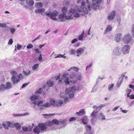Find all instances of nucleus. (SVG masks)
I'll return each instance as SVG.
<instances>
[{
    "label": "nucleus",
    "mask_w": 134,
    "mask_h": 134,
    "mask_svg": "<svg viewBox=\"0 0 134 134\" xmlns=\"http://www.w3.org/2000/svg\"><path fill=\"white\" fill-rule=\"evenodd\" d=\"M3 126L4 128L6 130H8V126L5 124H3Z\"/></svg>",
    "instance_id": "obj_62"
},
{
    "label": "nucleus",
    "mask_w": 134,
    "mask_h": 134,
    "mask_svg": "<svg viewBox=\"0 0 134 134\" xmlns=\"http://www.w3.org/2000/svg\"><path fill=\"white\" fill-rule=\"evenodd\" d=\"M1 90H9L12 88V85L11 82H7L5 85L2 84L0 85Z\"/></svg>",
    "instance_id": "obj_9"
},
{
    "label": "nucleus",
    "mask_w": 134,
    "mask_h": 134,
    "mask_svg": "<svg viewBox=\"0 0 134 134\" xmlns=\"http://www.w3.org/2000/svg\"><path fill=\"white\" fill-rule=\"evenodd\" d=\"M14 125L17 130H19L21 128V126L18 123L14 124Z\"/></svg>",
    "instance_id": "obj_38"
},
{
    "label": "nucleus",
    "mask_w": 134,
    "mask_h": 134,
    "mask_svg": "<svg viewBox=\"0 0 134 134\" xmlns=\"http://www.w3.org/2000/svg\"><path fill=\"white\" fill-rule=\"evenodd\" d=\"M86 128H87V131H91V127L90 126L88 125H87L86 126Z\"/></svg>",
    "instance_id": "obj_54"
},
{
    "label": "nucleus",
    "mask_w": 134,
    "mask_h": 134,
    "mask_svg": "<svg viewBox=\"0 0 134 134\" xmlns=\"http://www.w3.org/2000/svg\"><path fill=\"white\" fill-rule=\"evenodd\" d=\"M6 124L9 127H13V124H12L11 122L7 121L6 122Z\"/></svg>",
    "instance_id": "obj_45"
},
{
    "label": "nucleus",
    "mask_w": 134,
    "mask_h": 134,
    "mask_svg": "<svg viewBox=\"0 0 134 134\" xmlns=\"http://www.w3.org/2000/svg\"><path fill=\"white\" fill-rule=\"evenodd\" d=\"M130 49L129 45H125L123 47L122 51L124 54H127L129 53Z\"/></svg>",
    "instance_id": "obj_13"
},
{
    "label": "nucleus",
    "mask_w": 134,
    "mask_h": 134,
    "mask_svg": "<svg viewBox=\"0 0 134 134\" xmlns=\"http://www.w3.org/2000/svg\"><path fill=\"white\" fill-rule=\"evenodd\" d=\"M114 87V84H109L108 86V90L109 91H111L113 90Z\"/></svg>",
    "instance_id": "obj_31"
},
{
    "label": "nucleus",
    "mask_w": 134,
    "mask_h": 134,
    "mask_svg": "<svg viewBox=\"0 0 134 134\" xmlns=\"http://www.w3.org/2000/svg\"><path fill=\"white\" fill-rule=\"evenodd\" d=\"M66 15H64L63 14H60L58 16V18L60 20V21H65L66 16H67Z\"/></svg>",
    "instance_id": "obj_15"
},
{
    "label": "nucleus",
    "mask_w": 134,
    "mask_h": 134,
    "mask_svg": "<svg viewBox=\"0 0 134 134\" xmlns=\"http://www.w3.org/2000/svg\"><path fill=\"white\" fill-rule=\"evenodd\" d=\"M84 31H83L82 34L79 35L78 37V40H79L83 41V37L84 36Z\"/></svg>",
    "instance_id": "obj_29"
},
{
    "label": "nucleus",
    "mask_w": 134,
    "mask_h": 134,
    "mask_svg": "<svg viewBox=\"0 0 134 134\" xmlns=\"http://www.w3.org/2000/svg\"><path fill=\"white\" fill-rule=\"evenodd\" d=\"M26 2L27 5L30 6H32L34 4L33 0H26Z\"/></svg>",
    "instance_id": "obj_26"
},
{
    "label": "nucleus",
    "mask_w": 134,
    "mask_h": 134,
    "mask_svg": "<svg viewBox=\"0 0 134 134\" xmlns=\"http://www.w3.org/2000/svg\"><path fill=\"white\" fill-rule=\"evenodd\" d=\"M43 102L42 101H40L38 102L37 105L38 106H43Z\"/></svg>",
    "instance_id": "obj_53"
},
{
    "label": "nucleus",
    "mask_w": 134,
    "mask_h": 134,
    "mask_svg": "<svg viewBox=\"0 0 134 134\" xmlns=\"http://www.w3.org/2000/svg\"><path fill=\"white\" fill-rule=\"evenodd\" d=\"M113 53L115 55H120L121 54V50L118 48H115L113 50Z\"/></svg>",
    "instance_id": "obj_16"
},
{
    "label": "nucleus",
    "mask_w": 134,
    "mask_h": 134,
    "mask_svg": "<svg viewBox=\"0 0 134 134\" xmlns=\"http://www.w3.org/2000/svg\"><path fill=\"white\" fill-rule=\"evenodd\" d=\"M55 114H43V115L44 118L47 119L49 118L52 115H54Z\"/></svg>",
    "instance_id": "obj_32"
},
{
    "label": "nucleus",
    "mask_w": 134,
    "mask_h": 134,
    "mask_svg": "<svg viewBox=\"0 0 134 134\" xmlns=\"http://www.w3.org/2000/svg\"><path fill=\"white\" fill-rule=\"evenodd\" d=\"M46 126L47 125L48 126H51L53 125V123L52 121H47L45 123V124H44Z\"/></svg>",
    "instance_id": "obj_39"
},
{
    "label": "nucleus",
    "mask_w": 134,
    "mask_h": 134,
    "mask_svg": "<svg viewBox=\"0 0 134 134\" xmlns=\"http://www.w3.org/2000/svg\"><path fill=\"white\" fill-rule=\"evenodd\" d=\"M43 5L42 3L37 2L35 4V6L37 8H40L42 7Z\"/></svg>",
    "instance_id": "obj_35"
},
{
    "label": "nucleus",
    "mask_w": 134,
    "mask_h": 134,
    "mask_svg": "<svg viewBox=\"0 0 134 134\" xmlns=\"http://www.w3.org/2000/svg\"><path fill=\"white\" fill-rule=\"evenodd\" d=\"M17 49L18 50H19L22 47L18 43L17 44Z\"/></svg>",
    "instance_id": "obj_64"
},
{
    "label": "nucleus",
    "mask_w": 134,
    "mask_h": 134,
    "mask_svg": "<svg viewBox=\"0 0 134 134\" xmlns=\"http://www.w3.org/2000/svg\"><path fill=\"white\" fill-rule=\"evenodd\" d=\"M80 7H78L76 6L74 9L71 8L69 10V11L68 13V15L66 16V19L68 20L70 19H72L73 17L72 15L74 13V16L75 17L78 18L80 17V15H84L85 13H79L78 12H82L83 8L80 9Z\"/></svg>",
    "instance_id": "obj_1"
},
{
    "label": "nucleus",
    "mask_w": 134,
    "mask_h": 134,
    "mask_svg": "<svg viewBox=\"0 0 134 134\" xmlns=\"http://www.w3.org/2000/svg\"><path fill=\"white\" fill-rule=\"evenodd\" d=\"M33 47V46L31 44H30L27 46L26 47L27 49H30V48H32Z\"/></svg>",
    "instance_id": "obj_56"
},
{
    "label": "nucleus",
    "mask_w": 134,
    "mask_h": 134,
    "mask_svg": "<svg viewBox=\"0 0 134 134\" xmlns=\"http://www.w3.org/2000/svg\"><path fill=\"white\" fill-rule=\"evenodd\" d=\"M75 51L73 49H71L70 52V54H75Z\"/></svg>",
    "instance_id": "obj_49"
},
{
    "label": "nucleus",
    "mask_w": 134,
    "mask_h": 134,
    "mask_svg": "<svg viewBox=\"0 0 134 134\" xmlns=\"http://www.w3.org/2000/svg\"><path fill=\"white\" fill-rule=\"evenodd\" d=\"M61 57L64 58H65L66 57V56H64L63 55H61V54H58V55L57 56H55L54 57V58H61Z\"/></svg>",
    "instance_id": "obj_44"
},
{
    "label": "nucleus",
    "mask_w": 134,
    "mask_h": 134,
    "mask_svg": "<svg viewBox=\"0 0 134 134\" xmlns=\"http://www.w3.org/2000/svg\"><path fill=\"white\" fill-rule=\"evenodd\" d=\"M112 27L110 25L107 26L104 31V33L105 34L108 32L111 31L112 30Z\"/></svg>",
    "instance_id": "obj_23"
},
{
    "label": "nucleus",
    "mask_w": 134,
    "mask_h": 134,
    "mask_svg": "<svg viewBox=\"0 0 134 134\" xmlns=\"http://www.w3.org/2000/svg\"><path fill=\"white\" fill-rule=\"evenodd\" d=\"M60 98H62L66 99H67L68 98L67 95L64 92H61L60 93Z\"/></svg>",
    "instance_id": "obj_30"
},
{
    "label": "nucleus",
    "mask_w": 134,
    "mask_h": 134,
    "mask_svg": "<svg viewBox=\"0 0 134 134\" xmlns=\"http://www.w3.org/2000/svg\"><path fill=\"white\" fill-rule=\"evenodd\" d=\"M123 80V78H119V80H118L117 84V87H119L120 86Z\"/></svg>",
    "instance_id": "obj_25"
},
{
    "label": "nucleus",
    "mask_w": 134,
    "mask_h": 134,
    "mask_svg": "<svg viewBox=\"0 0 134 134\" xmlns=\"http://www.w3.org/2000/svg\"><path fill=\"white\" fill-rule=\"evenodd\" d=\"M43 91V89L42 88H40L37 90L35 92V93L36 94H39L41 93Z\"/></svg>",
    "instance_id": "obj_36"
},
{
    "label": "nucleus",
    "mask_w": 134,
    "mask_h": 134,
    "mask_svg": "<svg viewBox=\"0 0 134 134\" xmlns=\"http://www.w3.org/2000/svg\"><path fill=\"white\" fill-rule=\"evenodd\" d=\"M131 92V90L129 89H127L126 90V92L127 94H130Z\"/></svg>",
    "instance_id": "obj_59"
},
{
    "label": "nucleus",
    "mask_w": 134,
    "mask_h": 134,
    "mask_svg": "<svg viewBox=\"0 0 134 134\" xmlns=\"http://www.w3.org/2000/svg\"><path fill=\"white\" fill-rule=\"evenodd\" d=\"M84 51V50L82 48H80L78 49L76 52V53L77 54V56L78 57H79L80 56L79 55L83 53Z\"/></svg>",
    "instance_id": "obj_20"
},
{
    "label": "nucleus",
    "mask_w": 134,
    "mask_h": 134,
    "mask_svg": "<svg viewBox=\"0 0 134 134\" xmlns=\"http://www.w3.org/2000/svg\"><path fill=\"white\" fill-rule=\"evenodd\" d=\"M98 111H93L91 114V116L92 117L93 119L91 120L92 123V124H94L95 122V121L97 120V113Z\"/></svg>",
    "instance_id": "obj_12"
},
{
    "label": "nucleus",
    "mask_w": 134,
    "mask_h": 134,
    "mask_svg": "<svg viewBox=\"0 0 134 134\" xmlns=\"http://www.w3.org/2000/svg\"><path fill=\"white\" fill-rule=\"evenodd\" d=\"M32 127L31 126H29L28 127L23 126L22 127L23 130L25 132H30L31 130Z\"/></svg>",
    "instance_id": "obj_18"
},
{
    "label": "nucleus",
    "mask_w": 134,
    "mask_h": 134,
    "mask_svg": "<svg viewBox=\"0 0 134 134\" xmlns=\"http://www.w3.org/2000/svg\"><path fill=\"white\" fill-rule=\"evenodd\" d=\"M45 11V9L43 8H37L35 10V12L37 13H40L41 15H43V13Z\"/></svg>",
    "instance_id": "obj_17"
},
{
    "label": "nucleus",
    "mask_w": 134,
    "mask_h": 134,
    "mask_svg": "<svg viewBox=\"0 0 134 134\" xmlns=\"http://www.w3.org/2000/svg\"><path fill=\"white\" fill-rule=\"evenodd\" d=\"M77 79L79 80H81V75L80 73L78 75L77 74Z\"/></svg>",
    "instance_id": "obj_51"
},
{
    "label": "nucleus",
    "mask_w": 134,
    "mask_h": 134,
    "mask_svg": "<svg viewBox=\"0 0 134 134\" xmlns=\"http://www.w3.org/2000/svg\"><path fill=\"white\" fill-rule=\"evenodd\" d=\"M6 24L5 23H0V26L2 27H6Z\"/></svg>",
    "instance_id": "obj_52"
},
{
    "label": "nucleus",
    "mask_w": 134,
    "mask_h": 134,
    "mask_svg": "<svg viewBox=\"0 0 134 134\" xmlns=\"http://www.w3.org/2000/svg\"><path fill=\"white\" fill-rule=\"evenodd\" d=\"M13 43V41L12 38L9 39L8 43V44L9 45H11Z\"/></svg>",
    "instance_id": "obj_55"
},
{
    "label": "nucleus",
    "mask_w": 134,
    "mask_h": 134,
    "mask_svg": "<svg viewBox=\"0 0 134 134\" xmlns=\"http://www.w3.org/2000/svg\"><path fill=\"white\" fill-rule=\"evenodd\" d=\"M22 115L21 114H14L13 116L14 117H18V116H22Z\"/></svg>",
    "instance_id": "obj_60"
},
{
    "label": "nucleus",
    "mask_w": 134,
    "mask_h": 134,
    "mask_svg": "<svg viewBox=\"0 0 134 134\" xmlns=\"http://www.w3.org/2000/svg\"><path fill=\"white\" fill-rule=\"evenodd\" d=\"M67 121V120L65 119L63 121H60L59 122V123L61 124H65Z\"/></svg>",
    "instance_id": "obj_48"
},
{
    "label": "nucleus",
    "mask_w": 134,
    "mask_h": 134,
    "mask_svg": "<svg viewBox=\"0 0 134 134\" xmlns=\"http://www.w3.org/2000/svg\"><path fill=\"white\" fill-rule=\"evenodd\" d=\"M45 14L46 15L48 16L51 19L53 20L56 21L58 20V19L56 17V16L58 15V12L56 10L53 11L52 12H50L49 13H48L46 12Z\"/></svg>",
    "instance_id": "obj_7"
},
{
    "label": "nucleus",
    "mask_w": 134,
    "mask_h": 134,
    "mask_svg": "<svg viewBox=\"0 0 134 134\" xmlns=\"http://www.w3.org/2000/svg\"><path fill=\"white\" fill-rule=\"evenodd\" d=\"M131 33L133 37L134 38V24H133L131 26Z\"/></svg>",
    "instance_id": "obj_40"
},
{
    "label": "nucleus",
    "mask_w": 134,
    "mask_h": 134,
    "mask_svg": "<svg viewBox=\"0 0 134 134\" xmlns=\"http://www.w3.org/2000/svg\"><path fill=\"white\" fill-rule=\"evenodd\" d=\"M43 106L46 107H47L50 106V104L48 103H46L43 105Z\"/></svg>",
    "instance_id": "obj_50"
},
{
    "label": "nucleus",
    "mask_w": 134,
    "mask_h": 134,
    "mask_svg": "<svg viewBox=\"0 0 134 134\" xmlns=\"http://www.w3.org/2000/svg\"><path fill=\"white\" fill-rule=\"evenodd\" d=\"M34 51L36 53L38 54H40L41 53V52L40 51L38 48H36L34 49Z\"/></svg>",
    "instance_id": "obj_58"
},
{
    "label": "nucleus",
    "mask_w": 134,
    "mask_h": 134,
    "mask_svg": "<svg viewBox=\"0 0 134 134\" xmlns=\"http://www.w3.org/2000/svg\"><path fill=\"white\" fill-rule=\"evenodd\" d=\"M57 102L58 104L59 105L61 106H62L63 103V101L61 99H58L57 100Z\"/></svg>",
    "instance_id": "obj_41"
},
{
    "label": "nucleus",
    "mask_w": 134,
    "mask_h": 134,
    "mask_svg": "<svg viewBox=\"0 0 134 134\" xmlns=\"http://www.w3.org/2000/svg\"><path fill=\"white\" fill-rule=\"evenodd\" d=\"M9 30L12 34H13L16 31V29H15L11 27L9 28Z\"/></svg>",
    "instance_id": "obj_46"
},
{
    "label": "nucleus",
    "mask_w": 134,
    "mask_h": 134,
    "mask_svg": "<svg viewBox=\"0 0 134 134\" xmlns=\"http://www.w3.org/2000/svg\"><path fill=\"white\" fill-rule=\"evenodd\" d=\"M122 39L124 43L126 44L132 45L134 42V40L130 34L125 35L122 38Z\"/></svg>",
    "instance_id": "obj_6"
},
{
    "label": "nucleus",
    "mask_w": 134,
    "mask_h": 134,
    "mask_svg": "<svg viewBox=\"0 0 134 134\" xmlns=\"http://www.w3.org/2000/svg\"><path fill=\"white\" fill-rule=\"evenodd\" d=\"M72 69H73V70L77 72L79 70V69L77 67H73L70 68L68 70V71H70Z\"/></svg>",
    "instance_id": "obj_34"
},
{
    "label": "nucleus",
    "mask_w": 134,
    "mask_h": 134,
    "mask_svg": "<svg viewBox=\"0 0 134 134\" xmlns=\"http://www.w3.org/2000/svg\"><path fill=\"white\" fill-rule=\"evenodd\" d=\"M116 14V12L115 11L113 10L110 12L108 15L107 19L109 21H112L115 18Z\"/></svg>",
    "instance_id": "obj_11"
},
{
    "label": "nucleus",
    "mask_w": 134,
    "mask_h": 134,
    "mask_svg": "<svg viewBox=\"0 0 134 134\" xmlns=\"http://www.w3.org/2000/svg\"><path fill=\"white\" fill-rule=\"evenodd\" d=\"M85 113V111L84 109H81L79 112H76V115L78 116H82Z\"/></svg>",
    "instance_id": "obj_21"
},
{
    "label": "nucleus",
    "mask_w": 134,
    "mask_h": 134,
    "mask_svg": "<svg viewBox=\"0 0 134 134\" xmlns=\"http://www.w3.org/2000/svg\"><path fill=\"white\" fill-rule=\"evenodd\" d=\"M68 75L69 73L68 72L64 74L62 76L61 79L58 81V84L62 85L64 83L66 85L69 84L70 83V80L68 77Z\"/></svg>",
    "instance_id": "obj_3"
},
{
    "label": "nucleus",
    "mask_w": 134,
    "mask_h": 134,
    "mask_svg": "<svg viewBox=\"0 0 134 134\" xmlns=\"http://www.w3.org/2000/svg\"><path fill=\"white\" fill-rule=\"evenodd\" d=\"M117 20L119 26L120 24L121 19L120 18H118L117 19Z\"/></svg>",
    "instance_id": "obj_61"
},
{
    "label": "nucleus",
    "mask_w": 134,
    "mask_h": 134,
    "mask_svg": "<svg viewBox=\"0 0 134 134\" xmlns=\"http://www.w3.org/2000/svg\"><path fill=\"white\" fill-rule=\"evenodd\" d=\"M100 116L102 118V120H105V116L102 113H100Z\"/></svg>",
    "instance_id": "obj_47"
},
{
    "label": "nucleus",
    "mask_w": 134,
    "mask_h": 134,
    "mask_svg": "<svg viewBox=\"0 0 134 134\" xmlns=\"http://www.w3.org/2000/svg\"><path fill=\"white\" fill-rule=\"evenodd\" d=\"M68 12V9L67 7H64L62 9V13L64 15H66V14Z\"/></svg>",
    "instance_id": "obj_24"
},
{
    "label": "nucleus",
    "mask_w": 134,
    "mask_h": 134,
    "mask_svg": "<svg viewBox=\"0 0 134 134\" xmlns=\"http://www.w3.org/2000/svg\"><path fill=\"white\" fill-rule=\"evenodd\" d=\"M47 84L48 87H52L54 84V81L53 80H49L47 82Z\"/></svg>",
    "instance_id": "obj_27"
},
{
    "label": "nucleus",
    "mask_w": 134,
    "mask_h": 134,
    "mask_svg": "<svg viewBox=\"0 0 134 134\" xmlns=\"http://www.w3.org/2000/svg\"><path fill=\"white\" fill-rule=\"evenodd\" d=\"M53 124L55 125H58L59 124V122L57 119H54L52 120Z\"/></svg>",
    "instance_id": "obj_37"
},
{
    "label": "nucleus",
    "mask_w": 134,
    "mask_h": 134,
    "mask_svg": "<svg viewBox=\"0 0 134 134\" xmlns=\"http://www.w3.org/2000/svg\"><path fill=\"white\" fill-rule=\"evenodd\" d=\"M47 128V126L43 123H40L33 129V131L37 134H39Z\"/></svg>",
    "instance_id": "obj_5"
},
{
    "label": "nucleus",
    "mask_w": 134,
    "mask_h": 134,
    "mask_svg": "<svg viewBox=\"0 0 134 134\" xmlns=\"http://www.w3.org/2000/svg\"><path fill=\"white\" fill-rule=\"evenodd\" d=\"M10 74L12 75L11 78V80L14 84H15L19 82L20 80L23 78L22 75L21 74H19L17 76V77H16L18 73L17 72L14 70L11 71Z\"/></svg>",
    "instance_id": "obj_2"
},
{
    "label": "nucleus",
    "mask_w": 134,
    "mask_h": 134,
    "mask_svg": "<svg viewBox=\"0 0 134 134\" xmlns=\"http://www.w3.org/2000/svg\"><path fill=\"white\" fill-rule=\"evenodd\" d=\"M39 64H36L34 65L32 67V69L33 70H35L38 67Z\"/></svg>",
    "instance_id": "obj_43"
},
{
    "label": "nucleus",
    "mask_w": 134,
    "mask_h": 134,
    "mask_svg": "<svg viewBox=\"0 0 134 134\" xmlns=\"http://www.w3.org/2000/svg\"><path fill=\"white\" fill-rule=\"evenodd\" d=\"M103 0H97L96 2H93L91 5V7L88 5V0H87L86 3L88 4L87 6H86L87 9L88 10V11H90L91 8H92L93 9H94L95 10L97 9L99 7V4Z\"/></svg>",
    "instance_id": "obj_4"
},
{
    "label": "nucleus",
    "mask_w": 134,
    "mask_h": 134,
    "mask_svg": "<svg viewBox=\"0 0 134 134\" xmlns=\"http://www.w3.org/2000/svg\"><path fill=\"white\" fill-rule=\"evenodd\" d=\"M77 2L78 3H81V7L79 6V7H80V9L83 8V12L85 14H88V10L87 9L86 6H84L85 5V2L83 1L82 0H77Z\"/></svg>",
    "instance_id": "obj_10"
},
{
    "label": "nucleus",
    "mask_w": 134,
    "mask_h": 134,
    "mask_svg": "<svg viewBox=\"0 0 134 134\" xmlns=\"http://www.w3.org/2000/svg\"><path fill=\"white\" fill-rule=\"evenodd\" d=\"M122 34H116L114 37V40L116 42H119L122 40Z\"/></svg>",
    "instance_id": "obj_14"
},
{
    "label": "nucleus",
    "mask_w": 134,
    "mask_h": 134,
    "mask_svg": "<svg viewBox=\"0 0 134 134\" xmlns=\"http://www.w3.org/2000/svg\"><path fill=\"white\" fill-rule=\"evenodd\" d=\"M38 98V97L37 96L34 95L30 97V99L31 100L34 101L37 99Z\"/></svg>",
    "instance_id": "obj_33"
},
{
    "label": "nucleus",
    "mask_w": 134,
    "mask_h": 134,
    "mask_svg": "<svg viewBox=\"0 0 134 134\" xmlns=\"http://www.w3.org/2000/svg\"><path fill=\"white\" fill-rule=\"evenodd\" d=\"M50 102L51 105L54 107L57 106L58 105L57 100H55L54 99H51L50 100Z\"/></svg>",
    "instance_id": "obj_19"
},
{
    "label": "nucleus",
    "mask_w": 134,
    "mask_h": 134,
    "mask_svg": "<svg viewBox=\"0 0 134 134\" xmlns=\"http://www.w3.org/2000/svg\"><path fill=\"white\" fill-rule=\"evenodd\" d=\"M82 122L84 124L86 125L88 124V120L86 116H84L81 119Z\"/></svg>",
    "instance_id": "obj_22"
},
{
    "label": "nucleus",
    "mask_w": 134,
    "mask_h": 134,
    "mask_svg": "<svg viewBox=\"0 0 134 134\" xmlns=\"http://www.w3.org/2000/svg\"><path fill=\"white\" fill-rule=\"evenodd\" d=\"M23 73L25 75L28 76L30 73V71L29 70H27L26 71H24Z\"/></svg>",
    "instance_id": "obj_42"
},
{
    "label": "nucleus",
    "mask_w": 134,
    "mask_h": 134,
    "mask_svg": "<svg viewBox=\"0 0 134 134\" xmlns=\"http://www.w3.org/2000/svg\"><path fill=\"white\" fill-rule=\"evenodd\" d=\"M75 91V87H72L71 88H67L65 90L66 93L69 95L70 98L74 96V93Z\"/></svg>",
    "instance_id": "obj_8"
},
{
    "label": "nucleus",
    "mask_w": 134,
    "mask_h": 134,
    "mask_svg": "<svg viewBox=\"0 0 134 134\" xmlns=\"http://www.w3.org/2000/svg\"><path fill=\"white\" fill-rule=\"evenodd\" d=\"M75 120L76 119L74 117L71 118L69 119V121L70 122H71L74 121H75Z\"/></svg>",
    "instance_id": "obj_57"
},
{
    "label": "nucleus",
    "mask_w": 134,
    "mask_h": 134,
    "mask_svg": "<svg viewBox=\"0 0 134 134\" xmlns=\"http://www.w3.org/2000/svg\"><path fill=\"white\" fill-rule=\"evenodd\" d=\"M78 41L77 40L76 38H74L71 41V43L73 44L75 43Z\"/></svg>",
    "instance_id": "obj_63"
},
{
    "label": "nucleus",
    "mask_w": 134,
    "mask_h": 134,
    "mask_svg": "<svg viewBox=\"0 0 134 134\" xmlns=\"http://www.w3.org/2000/svg\"><path fill=\"white\" fill-rule=\"evenodd\" d=\"M77 74V73L72 72L69 75L71 79H73L76 77Z\"/></svg>",
    "instance_id": "obj_28"
}]
</instances>
